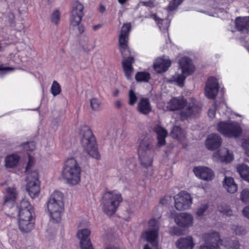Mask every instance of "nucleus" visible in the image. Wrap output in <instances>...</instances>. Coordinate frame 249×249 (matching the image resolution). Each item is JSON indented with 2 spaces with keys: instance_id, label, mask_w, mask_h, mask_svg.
Segmentation results:
<instances>
[{
  "instance_id": "obj_35",
  "label": "nucleus",
  "mask_w": 249,
  "mask_h": 249,
  "mask_svg": "<svg viewBox=\"0 0 249 249\" xmlns=\"http://www.w3.org/2000/svg\"><path fill=\"white\" fill-rule=\"evenodd\" d=\"M101 101L97 98L93 97L90 100V105L94 111H98L101 108Z\"/></svg>"
},
{
  "instance_id": "obj_9",
  "label": "nucleus",
  "mask_w": 249,
  "mask_h": 249,
  "mask_svg": "<svg viewBox=\"0 0 249 249\" xmlns=\"http://www.w3.org/2000/svg\"><path fill=\"white\" fill-rule=\"evenodd\" d=\"M84 6L78 1H74L71 5V9L70 17L71 25L73 26H77L78 33L80 34L85 32V27L80 24L84 15Z\"/></svg>"
},
{
  "instance_id": "obj_49",
  "label": "nucleus",
  "mask_w": 249,
  "mask_h": 249,
  "mask_svg": "<svg viewBox=\"0 0 249 249\" xmlns=\"http://www.w3.org/2000/svg\"><path fill=\"white\" fill-rule=\"evenodd\" d=\"M138 5H142L146 7H153L154 6V2L152 0H148L147 1H141Z\"/></svg>"
},
{
  "instance_id": "obj_39",
  "label": "nucleus",
  "mask_w": 249,
  "mask_h": 249,
  "mask_svg": "<svg viewBox=\"0 0 249 249\" xmlns=\"http://www.w3.org/2000/svg\"><path fill=\"white\" fill-rule=\"evenodd\" d=\"M240 199L244 203H249V189H243L240 193Z\"/></svg>"
},
{
  "instance_id": "obj_23",
  "label": "nucleus",
  "mask_w": 249,
  "mask_h": 249,
  "mask_svg": "<svg viewBox=\"0 0 249 249\" xmlns=\"http://www.w3.org/2000/svg\"><path fill=\"white\" fill-rule=\"evenodd\" d=\"M134 60L132 57H128L122 61V65L125 75L127 79H130L133 74V68L132 64Z\"/></svg>"
},
{
  "instance_id": "obj_51",
  "label": "nucleus",
  "mask_w": 249,
  "mask_h": 249,
  "mask_svg": "<svg viewBox=\"0 0 249 249\" xmlns=\"http://www.w3.org/2000/svg\"><path fill=\"white\" fill-rule=\"evenodd\" d=\"M225 246H229V248H231L233 249H237L239 248V244L238 241H234V242H232V243H230L229 245H225Z\"/></svg>"
},
{
  "instance_id": "obj_13",
  "label": "nucleus",
  "mask_w": 249,
  "mask_h": 249,
  "mask_svg": "<svg viewBox=\"0 0 249 249\" xmlns=\"http://www.w3.org/2000/svg\"><path fill=\"white\" fill-rule=\"evenodd\" d=\"M205 244L200 247L199 249H221L223 241L220 239L218 232H212L204 234Z\"/></svg>"
},
{
  "instance_id": "obj_28",
  "label": "nucleus",
  "mask_w": 249,
  "mask_h": 249,
  "mask_svg": "<svg viewBox=\"0 0 249 249\" xmlns=\"http://www.w3.org/2000/svg\"><path fill=\"white\" fill-rule=\"evenodd\" d=\"M17 197V193L15 188H7L4 197V204L11 206L14 204Z\"/></svg>"
},
{
  "instance_id": "obj_24",
  "label": "nucleus",
  "mask_w": 249,
  "mask_h": 249,
  "mask_svg": "<svg viewBox=\"0 0 249 249\" xmlns=\"http://www.w3.org/2000/svg\"><path fill=\"white\" fill-rule=\"evenodd\" d=\"M235 25L238 30L243 33H248L249 32V17L236 18Z\"/></svg>"
},
{
  "instance_id": "obj_41",
  "label": "nucleus",
  "mask_w": 249,
  "mask_h": 249,
  "mask_svg": "<svg viewBox=\"0 0 249 249\" xmlns=\"http://www.w3.org/2000/svg\"><path fill=\"white\" fill-rule=\"evenodd\" d=\"M14 70L13 67L0 66V77L14 71Z\"/></svg>"
},
{
  "instance_id": "obj_61",
  "label": "nucleus",
  "mask_w": 249,
  "mask_h": 249,
  "mask_svg": "<svg viewBox=\"0 0 249 249\" xmlns=\"http://www.w3.org/2000/svg\"><path fill=\"white\" fill-rule=\"evenodd\" d=\"M221 106H222V107H223V106H225V104H224V103H223V104H221Z\"/></svg>"
},
{
  "instance_id": "obj_29",
  "label": "nucleus",
  "mask_w": 249,
  "mask_h": 249,
  "mask_svg": "<svg viewBox=\"0 0 249 249\" xmlns=\"http://www.w3.org/2000/svg\"><path fill=\"white\" fill-rule=\"evenodd\" d=\"M20 159V156L17 154L9 155L5 158L4 165L8 168H13L18 165Z\"/></svg>"
},
{
  "instance_id": "obj_58",
  "label": "nucleus",
  "mask_w": 249,
  "mask_h": 249,
  "mask_svg": "<svg viewBox=\"0 0 249 249\" xmlns=\"http://www.w3.org/2000/svg\"><path fill=\"white\" fill-rule=\"evenodd\" d=\"M118 93H119V90L116 89L113 92V95L114 96H117L118 94Z\"/></svg>"
},
{
  "instance_id": "obj_15",
  "label": "nucleus",
  "mask_w": 249,
  "mask_h": 249,
  "mask_svg": "<svg viewBox=\"0 0 249 249\" xmlns=\"http://www.w3.org/2000/svg\"><path fill=\"white\" fill-rule=\"evenodd\" d=\"M18 208L19 211L18 220H35L33 207L28 200L23 199L18 205Z\"/></svg>"
},
{
  "instance_id": "obj_56",
  "label": "nucleus",
  "mask_w": 249,
  "mask_h": 249,
  "mask_svg": "<svg viewBox=\"0 0 249 249\" xmlns=\"http://www.w3.org/2000/svg\"><path fill=\"white\" fill-rule=\"evenodd\" d=\"M114 106L117 108H120L121 107V101H120L119 100L116 101L114 102Z\"/></svg>"
},
{
  "instance_id": "obj_60",
  "label": "nucleus",
  "mask_w": 249,
  "mask_h": 249,
  "mask_svg": "<svg viewBox=\"0 0 249 249\" xmlns=\"http://www.w3.org/2000/svg\"><path fill=\"white\" fill-rule=\"evenodd\" d=\"M143 249H151L149 247L148 244H146L144 246Z\"/></svg>"
},
{
  "instance_id": "obj_3",
  "label": "nucleus",
  "mask_w": 249,
  "mask_h": 249,
  "mask_svg": "<svg viewBox=\"0 0 249 249\" xmlns=\"http://www.w3.org/2000/svg\"><path fill=\"white\" fill-rule=\"evenodd\" d=\"M47 208L51 220L53 222H59L64 209L62 193L57 191L53 192L48 200Z\"/></svg>"
},
{
  "instance_id": "obj_33",
  "label": "nucleus",
  "mask_w": 249,
  "mask_h": 249,
  "mask_svg": "<svg viewBox=\"0 0 249 249\" xmlns=\"http://www.w3.org/2000/svg\"><path fill=\"white\" fill-rule=\"evenodd\" d=\"M151 17L157 22L161 31L162 30L163 31H166L167 30L170 24V21L168 19H160L156 15H152Z\"/></svg>"
},
{
  "instance_id": "obj_6",
  "label": "nucleus",
  "mask_w": 249,
  "mask_h": 249,
  "mask_svg": "<svg viewBox=\"0 0 249 249\" xmlns=\"http://www.w3.org/2000/svg\"><path fill=\"white\" fill-rule=\"evenodd\" d=\"M81 144L84 150L91 157L96 159L100 158L95 139L91 130L88 126L83 127L80 132Z\"/></svg>"
},
{
  "instance_id": "obj_14",
  "label": "nucleus",
  "mask_w": 249,
  "mask_h": 249,
  "mask_svg": "<svg viewBox=\"0 0 249 249\" xmlns=\"http://www.w3.org/2000/svg\"><path fill=\"white\" fill-rule=\"evenodd\" d=\"M175 207L178 211L189 209L193 203V197L186 191H181L174 197Z\"/></svg>"
},
{
  "instance_id": "obj_38",
  "label": "nucleus",
  "mask_w": 249,
  "mask_h": 249,
  "mask_svg": "<svg viewBox=\"0 0 249 249\" xmlns=\"http://www.w3.org/2000/svg\"><path fill=\"white\" fill-rule=\"evenodd\" d=\"M61 14L58 10H55L51 15L50 19L52 23L57 25L60 20Z\"/></svg>"
},
{
  "instance_id": "obj_7",
  "label": "nucleus",
  "mask_w": 249,
  "mask_h": 249,
  "mask_svg": "<svg viewBox=\"0 0 249 249\" xmlns=\"http://www.w3.org/2000/svg\"><path fill=\"white\" fill-rule=\"evenodd\" d=\"M194 70L195 67L191 60L188 57H183L178 62V68L172 77L173 80L178 86L182 87L187 76L192 74Z\"/></svg>"
},
{
  "instance_id": "obj_46",
  "label": "nucleus",
  "mask_w": 249,
  "mask_h": 249,
  "mask_svg": "<svg viewBox=\"0 0 249 249\" xmlns=\"http://www.w3.org/2000/svg\"><path fill=\"white\" fill-rule=\"evenodd\" d=\"M79 245L81 249H94L90 240L80 242Z\"/></svg>"
},
{
  "instance_id": "obj_42",
  "label": "nucleus",
  "mask_w": 249,
  "mask_h": 249,
  "mask_svg": "<svg viewBox=\"0 0 249 249\" xmlns=\"http://www.w3.org/2000/svg\"><path fill=\"white\" fill-rule=\"evenodd\" d=\"M129 101L128 104L130 105H134L137 102L138 97L136 93L132 89H130L128 94Z\"/></svg>"
},
{
  "instance_id": "obj_52",
  "label": "nucleus",
  "mask_w": 249,
  "mask_h": 249,
  "mask_svg": "<svg viewBox=\"0 0 249 249\" xmlns=\"http://www.w3.org/2000/svg\"><path fill=\"white\" fill-rule=\"evenodd\" d=\"M219 211L224 214H226L227 215H231L232 214V211L228 207H227L225 209L223 210H222L221 208H219Z\"/></svg>"
},
{
  "instance_id": "obj_10",
  "label": "nucleus",
  "mask_w": 249,
  "mask_h": 249,
  "mask_svg": "<svg viewBox=\"0 0 249 249\" xmlns=\"http://www.w3.org/2000/svg\"><path fill=\"white\" fill-rule=\"evenodd\" d=\"M159 230V224L157 220L151 218L148 222L147 229L142 235V238L153 244L155 249H157V239Z\"/></svg>"
},
{
  "instance_id": "obj_4",
  "label": "nucleus",
  "mask_w": 249,
  "mask_h": 249,
  "mask_svg": "<svg viewBox=\"0 0 249 249\" xmlns=\"http://www.w3.org/2000/svg\"><path fill=\"white\" fill-rule=\"evenodd\" d=\"M81 169L76 160L68 159L63 168L62 176L67 183L71 185L78 184L80 181Z\"/></svg>"
},
{
  "instance_id": "obj_18",
  "label": "nucleus",
  "mask_w": 249,
  "mask_h": 249,
  "mask_svg": "<svg viewBox=\"0 0 249 249\" xmlns=\"http://www.w3.org/2000/svg\"><path fill=\"white\" fill-rule=\"evenodd\" d=\"M193 171L196 177L203 180H211L214 177L213 171L207 167H196L194 168Z\"/></svg>"
},
{
  "instance_id": "obj_37",
  "label": "nucleus",
  "mask_w": 249,
  "mask_h": 249,
  "mask_svg": "<svg viewBox=\"0 0 249 249\" xmlns=\"http://www.w3.org/2000/svg\"><path fill=\"white\" fill-rule=\"evenodd\" d=\"M136 79L140 82H148L150 79V74L147 72H140L137 73Z\"/></svg>"
},
{
  "instance_id": "obj_32",
  "label": "nucleus",
  "mask_w": 249,
  "mask_h": 249,
  "mask_svg": "<svg viewBox=\"0 0 249 249\" xmlns=\"http://www.w3.org/2000/svg\"><path fill=\"white\" fill-rule=\"evenodd\" d=\"M236 168L241 177L249 182V167L245 164H242L237 165Z\"/></svg>"
},
{
  "instance_id": "obj_57",
  "label": "nucleus",
  "mask_w": 249,
  "mask_h": 249,
  "mask_svg": "<svg viewBox=\"0 0 249 249\" xmlns=\"http://www.w3.org/2000/svg\"><path fill=\"white\" fill-rule=\"evenodd\" d=\"M101 27V25L100 24H97V25L93 26L92 28L93 30L96 31L98 29H99V28H100Z\"/></svg>"
},
{
  "instance_id": "obj_43",
  "label": "nucleus",
  "mask_w": 249,
  "mask_h": 249,
  "mask_svg": "<svg viewBox=\"0 0 249 249\" xmlns=\"http://www.w3.org/2000/svg\"><path fill=\"white\" fill-rule=\"evenodd\" d=\"M183 0H172L167 7V9L170 11L173 10L177 8L181 3Z\"/></svg>"
},
{
  "instance_id": "obj_59",
  "label": "nucleus",
  "mask_w": 249,
  "mask_h": 249,
  "mask_svg": "<svg viewBox=\"0 0 249 249\" xmlns=\"http://www.w3.org/2000/svg\"><path fill=\"white\" fill-rule=\"evenodd\" d=\"M126 0H118V1L120 4H123L125 2Z\"/></svg>"
},
{
  "instance_id": "obj_16",
  "label": "nucleus",
  "mask_w": 249,
  "mask_h": 249,
  "mask_svg": "<svg viewBox=\"0 0 249 249\" xmlns=\"http://www.w3.org/2000/svg\"><path fill=\"white\" fill-rule=\"evenodd\" d=\"M174 219L176 224L182 228H189L194 224V217L190 213H180L177 214Z\"/></svg>"
},
{
  "instance_id": "obj_26",
  "label": "nucleus",
  "mask_w": 249,
  "mask_h": 249,
  "mask_svg": "<svg viewBox=\"0 0 249 249\" xmlns=\"http://www.w3.org/2000/svg\"><path fill=\"white\" fill-rule=\"evenodd\" d=\"M195 245L191 236L179 238L176 242V246L179 249H193Z\"/></svg>"
},
{
  "instance_id": "obj_53",
  "label": "nucleus",
  "mask_w": 249,
  "mask_h": 249,
  "mask_svg": "<svg viewBox=\"0 0 249 249\" xmlns=\"http://www.w3.org/2000/svg\"><path fill=\"white\" fill-rule=\"evenodd\" d=\"M242 213L245 217L249 218V206L244 208L243 210Z\"/></svg>"
},
{
  "instance_id": "obj_11",
  "label": "nucleus",
  "mask_w": 249,
  "mask_h": 249,
  "mask_svg": "<svg viewBox=\"0 0 249 249\" xmlns=\"http://www.w3.org/2000/svg\"><path fill=\"white\" fill-rule=\"evenodd\" d=\"M217 129L227 137H236L242 132L240 125L236 122H221L218 124Z\"/></svg>"
},
{
  "instance_id": "obj_20",
  "label": "nucleus",
  "mask_w": 249,
  "mask_h": 249,
  "mask_svg": "<svg viewBox=\"0 0 249 249\" xmlns=\"http://www.w3.org/2000/svg\"><path fill=\"white\" fill-rule=\"evenodd\" d=\"M170 60L167 57H158L153 64L154 69L158 73L166 71L171 66Z\"/></svg>"
},
{
  "instance_id": "obj_5",
  "label": "nucleus",
  "mask_w": 249,
  "mask_h": 249,
  "mask_svg": "<svg viewBox=\"0 0 249 249\" xmlns=\"http://www.w3.org/2000/svg\"><path fill=\"white\" fill-rule=\"evenodd\" d=\"M139 160L144 167L152 165L154 156V149L152 141L148 139H143L139 142L137 149Z\"/></svg>"
},
{
  "instance_id": "obj_19",
  "label": "nucleus",
  "mask_w": 249,
  "mask_h": 249,
  "mask_svg": "<svg viewBox=\"0 0 249 249\" xmlns=\"http://www.w3.org/2000/svg\"><path fill=\"white\" fill-rule=\"evenodd\" d=\"M213 158L216 161L230 162L233 160V155L227 148H222L213 154Z\"/></svg>"
},
{
  "instance_id": "obj_8",
  "label": "nucleus",
  "mask_w": 249,
  "mask_h": 249,
  "mask_svg": "<svg viewBox=\"0 0 249 249\" xmlns=\"http://www.w3.org/2000/svg\"><path fill=\"white\" fill-rule=\"evenodd\" d=\"M25 189L29 196L32 198L37 197L40 192V182L39 173L37 170H32L27 175Z\"/></svg>"
},
{
  "instance_id": "obj_34",
  "label": "nucleus",
  "mask_w": 249,
  "mask_h": 249,
  "mask_svg": "<svg viewBox=\"0 0 249 249\" xmlns=\"http://www.w3.org/2000/svg\"><path fill=\"white\" fill-rule=\"evenodd\" d=\"M171 134L173 138L178 140H180L185 137L184 133L179 126H177L173 127Z\"/></svg>"
},
{
  "instance_id": "obj_30",
  "label": "nucleus",
  "mask_w": 249,
  "mask_h": 249,
  "mask_svg": "<svg viewBox=\"0 0 249 249\" xmlns=\"http://www.w3.org/2000/svg\"><path fill=\"white\" fill-rule=\"evenodd\" d=\"M18 223L20 231L26 233L31 231L34 228L35 220H18Z\"/></svg>"
},
{
  "instance_id": "obj_27",
  "label": "nucleus",
  "mask_w": 249,
  "mask_h": 249,
  "mask_svg": "<svg viewBox=\"0 0 249 249\" xmlns=\"http://www.w3.org/2000/svg\"><path fill=\"white\" fill-rule=\"evenodd\" d=\"M224 189L229 193L233 194L237 192L238 186L233 178L225 177L223 181Z\"/></svg>"
},
{
  "instance_id": "obj_50",
  "label": "nucleus",
  "mask_w": 249,
  "mask_h": 249,
  "mask_svg": "<svg viewBox=\"0 0 249 249\" xmlns=\"http://www.w3.org/2000/svg\"><path fill=\"white\" fill-rule=\"evenodd\" d=\"M170 232L174 235H179L181 234L182 231L180 230H179L178 228L173 227L171 230Z\"/></svg>"
},
{
  "instance_id": "obj_22",
  "label": "nucleus",
  "mask_w": 249,
  "mask_h": 249,
  "mask_svg": "<svg viewBox=\"0 0 249 249\" xmlns=\"http://www.w3.org/2000/svg\"><path fill=\"white\" fill-rule=\"evenodd\" d=\"M153 129L157 135L158 146L160 147L165 145V139L168 134L167 130L159 124L156 125Z\"/></svg>"
},
{
  "instance_id": "obj_55",
  "label": "nucleus",
  "mask_w": 249,
  "mask_h": 249,
  "mask_svg": "<svg viewBox=\"0 0 249 249\" xmlns=\"http://www.w3.org/2000/svg\"><path fill=\"white\" fill-rule=\"evenodd\" d=\"M105 11H106L105 7L103 5H100L99 7V11L100 13H103L105 12Z\"/></svg>"
},
{
  "instance_id": "obj_45",
  "label": "nucleus",
  "mask_w": 249,
  "mask_h": 249,
  "mask_svg": "<svg viewBox=\"0 0 249 249\" xmlns=\"http://www.w3.org/2000/svg\"><path fill=\"white\" fill-rule=\"evenodd\" d=\"M208 209L207 204H203L199 207L196 212V216L200 217L202 216Z\"/></svg>"
},
{
  "instance_id": "obj_44",
  "label": "nucleus",
  "mask_w": 249,
  "mask_h": 249,
  "mask_svg": "<svg viewBox=\"0 0 249 249\" xmlns=\"http://www.w3.org/2000/svg\"><path fill=\"white\" fill-rule=\"evenodd\" d=\"M24 150L28 151H32L34 150L36 148V144L33 142H28L27 143H24L22 145Z\"/></svg>"
},
{
  "instance_id": "obj_25",
  "label": "nucleus",
  "mask_w": 249,
  "mask_h": 249,
  "mask_svg": "<svg viewBox=\"0 0 249 249\" xmlns=\"http://www.w3.org/2000/svg\"><path fill=\"white\" fill-rule=\"evenodd\" d=\"M137 110L143 115H147L152 111V107L149 99L142 98L138 102Z\"/></svg>"
},
{
  "instance_id": "obj_12",
  "label": "nucleus",
  "mask_w": 249,
  "mask_h": 249,
  "mask_svg": "<svg viewBox=\"0 0 249 249\" xmlns=\"http://www.w3.org/2000/svg\"><path fill=\"white\" fill-rule=\"evenodd\" d=\"M131 28V25L130 23L124 24L121 28L119 36L120 50L124 57L128 55L130 53V51L128 47V41Z\"/></svg>"
},
{
  "instance_id": "obj_40",
  "label": "nucleus",
  "mask_w": 249,
  "mask_h": 249,
  "mask_svg": "<svg viewBox=\"0 0 249 249\" xmlns=\"http://www.w3.org/2000/svg\"><path fill=\"white\" fill-rule=\"evenodd\" d=\"M36 163V159L32 156L29 155L28 161L26 167V171L27 172V175L32 170H36V169H32ZM38 171V170L37 169Z\"/></svg>"
},
{
  "instance_id": "obj_48",
  "label": "nucleus",
  "mask_w": 249,
  "mask_h": 249,
  "mask_svg": "<svg viewBox=\"0 0 249 249\" xmlns=\"http://www.w3.org/2000/svg\"><path fill=\"white\" fill-rule=\"evenodd\" d=\"M242 147L245 151V153L249 156V139H245L242 142Z\"/></svg>"
},
{
  "instance_id": "obj_54",
  "label": "nucleus",
  "mask_w": 249,
  "mask_h": 249,
  "mask_svg": "<svg viewBox=\"0 0 249 249\" xmlns=\"http://www.w3.org/2000/svg\"><path fill=\"white\" fill-rule=\"evenodd\" d=\"M169 199H171L170 197H166L160 200V203L163 205H166L168 204Z\"/></svg>"
},
{
  "instance_id": "obj_21",
  "label": "nucleus",
  "mask_w": 249,
  "mask_h": 249,
  "mask_svg": "<svg viewBox=\"0 0 249 249\" xmlns=\"http://www.w3.org/2000/svg\"><path fill=\"white\" fill-rule=\"evenodd\" d=\"M221 142V138L218 134H212L208 136L206 141V146L208 149L213 150L218 148Z\"/></svg>"
},
{
  "instance_id": "obj_36",
  "label": "nucleus",
  "mask_w": 249,
  "mask_h": 249,
  "mask_svg": "<svg viewBox=\"0 0 249 249\" xmlns=\"http://www.w3.org/2000/svg\"><path fill=\"white\" fill-rule=\"evenodd\" d=\"M61 91V86L56 81H53L51 87V92L53 96L59 94Z\"/></svg>"
},
{
  "instance_id": "obj_2",
  "label": "nucleus",
  "mask_w": 249,
  "mask_h": 249,
  "mask_svg": "<svg viewBox=\"0 0 249 249\" xmlns=\"http://www.w3.org/2000/svg\"><path fill=\"white\" fill-rule=\"evenodd\" d=\"M122 201V195L118 191L107 190L103 193L101 205L103 212L111 216L116 213Z\"/></svg>"
},
{
  "instance_id": "obj_47",
  "label": "nucleus",
  "mask_w": 249,
  "mask_h": 249,
  "mask_svg": "<svg viewBox=\"0 0 249 249\" xmlns=\"http://www.w3.org/2000/svg\"><path fill=\"white\" fill-rule=\"evenodd\" d=\"M216 113V105H213L209 109L208 114L210 118L213 119L214 118Z\"/></svg>"
},
{
  "instance_id": "obj_17",
  "label": "nucleus",
  "mask_w": 249,
  "mask_h": 249,
  "mask_svg": "<svg viewBox=\"0 0 249 249\" xmlns=\"http://www.w3.org/2000/svg\"><path fill=\"white\" fill-rule=\"evenodd\" d=\"M219 85L217 79L214 77L208 79L205 88V95L210 99L214 98L217 95Z\"/></svg>"
},
{
  "instance_id": "obj_1",
  "label": "nucleus",
  "mask_w": 249,
  "mask_h": 249,
  "mask_svg": "<svg viewBox=\"0 0 249 249\" xmlns=\"http://www.w3.org/2000/svg\"><path fill=\"white\" fill-rule=\"evenodd\" d=\"M167 108L169 110L181 109L180 117L182 120L195 116L200 111V108L194 99L187 102L182 97L172 98L168 102Z\"/></svg>"
},
{
  "instance_id": "obj_31",
  "label": "nucleus",
  "mask_w": 249,
  "mask_h": 249,
  "mask_svg": "<svg viewBox=\"0 0 249 249\" xmlns=\"http://www.w3.org/2000/svg\"><path fill=\"white\" fill-rule=\"evenodd\" d=\"M91 231L89 229L84 228L79 230L77 232V237L80 242L90 241V235Z\"/></svg>"
}]
</instances>
